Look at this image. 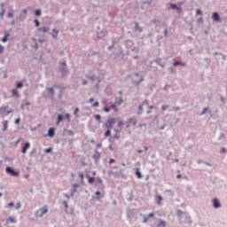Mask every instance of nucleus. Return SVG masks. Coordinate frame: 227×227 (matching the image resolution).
Returning <instances> with one entry per match:
<instances>
[{
	"mask_svg": "<svg viewBox=\"0 0 227 227\" xmlns=\"http://www.w3.org/2000/svg\"><path fill=\"white\" fill-rule=\"evenodd\" d=\"M59 72H61V77L67 75V74H70V71H68V68H67V60L62 61L59 65Z\"/></svg>",
	"mask_w": 227,
	"mask_h": 227,
	"instance_id": "f257e3e1",
	"label": "nucleus"
},
{
	"mask_svg": "<svg viewBox=\"0 0 227 227\" xmlns=\"http://www.w3.org/2000/svg\"><path fill=\"white\" fill-rule=\"evenodd\" d=\"M5 173H7V175H10V176H16L19 177L20 173L18 170H15V168H13V167H6L5 168Z\"/></svg>",
	"mask_w": 227,
	"mask_h": 227,
	"instance_id": "f03ea898",
	"label": "nucleus"
},
{
	"mask_svg": "<svg viewBox=\"0 0 227 227\" xmlns=\"http://www.w3.org/2000/svg\"><path fill=\"white\" fill-rule=\"evenodd\" d=\"M114 123H116V118H110L106 121V123L103 124V127H106V129L113 130V127H114Z\"/></svg>",
	"mask_w": 227,
	"mask_h": 227,
	"instance_id": "7ed1b4c3",
	"label": "nucleus"
},
{
	"mask_svg": "<svg viewBox=\"0 0 227 227\" xmlns=\"http://www.w3.org/2000/svg\"><path fill=\"white\" fill-rule=\"evenodd\" d=\"M211 19L213 22H219L220 24L221 22H223V20H221V15L217 12H214L212 13Z\"/></svg>",
	"mask_w": 227,
	"mask_h": 227,
	"instance_id": "20e7f679",
	"label": "nucleus"
},
{
	"mask_svg": "<svg viewBox=\"0 0 227 227\" xmlns=\"http://www.w3.org/2000/svg\"><path fill=\"white\" fill-rule=\"evenodd\" d=\"M56 136V128L51 127L48 129V132L46 135H44V137H54Z\"/></svg>",
	"mask_w": 227,
	"mask_h": 227,
	"instance_id": "39448f33",
	"label": "nucleus"
},
{
	"mask_svg": "<svg viewBox=\"0 0 227 227\" xmlns=\"http://www.w3.org/2000/svg\"><path fill=\"white\" fill-rule=\"evenodd\" d=\"M116 56L121 58L122 61H127V57H125V51L123 50V48L120 47L119 52L116 53Z\"/></svg>",
	"mask_w": 227,
	"mask_h": 227,
	"instance_id": "423d86ee",
	"label": "nucleus"
},
{
	"mask_svg": "<svg viewBox=\"0 0 227 227\" xmlns=\"http://www.w3.org/2000/svg\"><path fill=\"white\" fill-rule=\"evenodd\" d=\"M97 35L98 40H102V38H104V36L107 35V29L103 28L100 31L97 32Z\"/></svg>",
	"mask_w": 227,
	"mask_h": 227,
	"instance_id": "0eeeda50",
	"label": "nucleus"
},
{
	"mask_svg": "<svg viewBox=\"0 0 227 227\" xmlns=\"http://www.w3.org/2000/svg\"><path fill=\"white\" fill-rule=\"evenodd\" d=\"M212 205H213V208H221L222 207L221 201L217 198H214L212 200Z\"/></svg>",
	"mask_w": 227,
	"mask_h": 227,
	"instance_id": "6e6552de",
	"label": "nucleus"
},
{
	"mask_svg": "<svg viewBox=\"0 0 227 227\" xmlns=\"http://www.w3.org/2000/svg\"><path fill=\"white\" fill-rule=\"evenodd\" d=\"M6 109H8V106L0 107V113H2L3 111L4 112V116H8V114H12V113H13V109H9V110H6Z\"/></svg>",
	"mask_w": 227,
	"mask_h": 227,
	"instance_id": "1a4fd4ad",
	"label": "nucleus"
},
{
	"mask_svg": "<svg viewBox=\"0 0 227 227\" xmlns=\"http://www.w3.org/2000/svg\"><path fill=\"white\" fill-rule=\"evenodd\" d=\"M29 148H31V143L26 142L21 147V153H27V150H29Z\"/></svg>",
	"mask_w": 227,
	"mask_h": 227,
	"instance_id": "9d476101",
	"label": "nucleus"
},
{
	"mask_svg": "<svg viewBox=\"0 0 227 227\" xmlns=\"http://www.w3.org/2000/svg\"><path fill=\"white\" fill-rule=\"evenodd\" d=\"M104 196H102V192L97 191L95 192V196L92 197V200H96V201H100Z\"/></svg>",
	"mask_w": 227,
	"mask_h": 227,
	"instance_id": "9b49d317",
	"label": "nucleus"
},
{
	"mask_svg": "<svg viewBox=\"0 0 227 227\" xmlns=\"http://www.w3.org/2000/svg\"><path fill=\"white\" fill-rule=\"evenodd\" d=\"M92 159H94L95 162H98L100 160V152L98 150L95 149L94 150V154L92 156Z\"/></svg>",
	"mask_w": 227,
	"mask_h": 227,
	"instance_id": "f8f14e48",
	"label": "nucleus"
},
{
	"mask_svg": "<svg viewBox=\"0 0 227 227\" xmlns=\"http://www.w3.org/2000/svg\"><path fill=\"white\" fill-rule=\"evenodd\" d=\"M85 177L88 179V184H90V185H92V184H95V176H90V174H85Z\"/></svg>",
	"mask_w": 227,
	"mask_h": 227,
	"instance_id": "ddd939ff",
	"label": "nucleus"
},
{
	"mask_svg": "<svg viewBox=\"0 0 227 227\" xmlns=\"http://www.w3.org/2000/svg\"><path fill=\"white\" fill-rule=\"evenodd\" d=\"M127 124H130L132 123V126L133 127H136V125H137V119L134 118V117H131L129 119L127 120L126 121Z\"/></svg>",
	"mask_w": 227,
	"mask_h": 227,
	"instance_id": "4468645a",
	"label": "nucleus"
},
{
	"mask_svg": "<svg viewBox=\"0 0 227 227\" xmlns=\"http://www.w3.org/2000/svg\"><path fill=\"white\" fill-rule=\"evenodd\" d=\"M65 121V115H63V114H59L57 116V121H56V125H59V123H61V121Z\"/></svg>",
	"mask_w": 227,
	"mask_h": 227,
	"instance_id": "2eb2a0df",
	"label": "nucleus"
},
{
	"mask_svg": "<svg viewBox=\"0 0 227 227\" xmlns=\"http://www.w3.org/2000/svg\"><path fill=\"white\" fill-rule=\"evenodd\" d=\"M40 215H37V217H43V215H45V214H47V212H49V209L47 208V207H43L42 208H40Z\"/></svg>",
	"mask_w": 227,
	"mask_h": 227,
	"instance_id": "dca6fc26",
	"label": "nucleus"
},
{
	"mask_svg": "<svg viewBox=\"0 0 227 227\" xmlns=\"http://www.w3.org/2000/svg\"><path fill=\"white\" fill-rule=\"evenodd\" d=\"M135 175L138 180H141L143 178V174L141 173V170L139 168H135Z\"/></svg>",
	"mask_w": 227,
	"mask_h": 227,
	"instance_id": "f3484780",
	"label": "nucleus"
},
{
	"mask_svg": "<svg viewBox=\"0 0 227 227\" xmlns=\"http://www.w3.org/2000/svg\"><path fill=\"white\" fill-rule=\"evenodd\" d=\"M136 211L135 208H127V218L128 219H132V215H134V212Z\"/></svg>",
	"mask_w": 227,
	"mask_h": 227,
	"instance_id": "a211bd4d",
	"label": "nucleus"
},
{
	"mask_svg": "<svg viewBox=\"0 0 227 227\" xmlns=\"http://www.w3.org/2000/svg\"><path fill=\"white\" fill-rule=\"evenodd\" d=\"M177 7L178 5L176 4L170 2L168 3V7L167 8V10L170 12V10H176Z\"/></svg>",
	"mask_w": 227,
	"mask_h": 227,
	"instance_id": "6ab92c4d",
	"label": "nucleus"
},
{
	"mask_svg": "<svg viewBox=\"0 0 227 227\" xmlns=\"http://www.w3.org/2000/svg\"><path fill=\"white\" fill-rule=\"evenodd\" d=\"M38 31H41L42 33H44V34L49 33V31H51V27L43 26L39 27Z\"/></svg>",
	"mask_w": 227,
	"mask_h": 227,
	"instance_id": "aec40b11",
	"label": "nucleus"
},
{
	"mask_svg": "<svg viewBox=\"0 0 227 227\" xmlns=\"http://www.w3.org/2000/svg\"><path fill=\"white\" fill-rule=\"evenodd\" d=\"M50 35H51L52 38L56 39L58 38V35H59V30L53 28L52 32L50 33Z\"/></svg>",
	"mask_w": 227,
	"mask_h": 227,
	"instance_id": "412c9836",
	"label": "nucleus"
},
{
	"mask_svg": "<svg viewBox=\"0 0 227 227\" xmlns=\"http://www.w3.org/2000/svg\"><path fill=\"white\" fill-rule=\"evenodd\" d=\"M8 123H10V121H4L2 122V125H3L2 130H3V132H6V130H8Z\"/></svg>",
	"mask_w": 227,
	"mask_h": 227,
	"instance_id": "4be33fe9",
	"label": "nucleus"
},
{
	"mask_svg": "<svg viewBox=\"0 0 227 227\" xmlns=\"http://www.w3.org/2000/svg\"><path fill=\"white\" fill-rule=\"evenodd\" d=\"M154 62H156V65H158V67L164 68L165 65L162 63V59L158 58L154 60Z\"/></svg>",
	"mask_w": 227,
	"mask_h": 227,
	"instance_id": "5701e85b",
	"label": "nucleus"
},
{
	"mask_svg": "<svg viewBox=\"0 0 227 227\" xmlns=\"http://www.w3.org/2000/svg\"><path fill=\"white\" fill-rule=\"evenodd\" d=\"M15 86H16V90H21V88H24V82L18 81L16 82Z\"/></svg>",
	"mask_w": 227,
	"mask_h": 227,
	"instance_id": "b1692460",
	"label": "nucleus"
},
{
	"mask_svg": "<svg viewBox=\"0 0 227 227\" xmlns=\"http://www.w3.org/2000/svg\"><path fill=\"white\" fill-rule=\"evenodd\" d=\"M11 91L12 93V97H16L17 98H19V97H20V94H19L18 89H12Z\"/></svg>",
	"mask_w": 227,
	"mask_h": 227,
	"instance_id": "393cba45",
	"label": "nucleus"
},
{
	"mask_svg": "<svg viewBox=\"0 0 227 227\" xmlns=\"http://www.w3.org/2000/svg\"><path fill=\"white\" fill-rule=\"evenodd\" d=\"M135 31H138L139 33H143V27L139 26V23H135Z\"/></svg>",
	"mask_w": 227,
	"mask_h": 227,
	"instance_id": "a878e982",
	"label": "nucleus"
},
{
	"mask_svg": "<svg viewBox=\"0 0 227 227\" xmlns=\"http://www.w3.org/2000/svg\"><path fill=\"white\" fill-rule=\"evenodd\" d=\"M48 92H49V95H51V98H54V88L53 87H51V88H48L47 89Z\"/></svg>",
	"mask_w": 227,
	"mask_h": 227,
	"instance_id": "bb28decb",
	"label": "nucleus"
},
{
	"mask_svg": "<svg viewBox=\"0 0 227 227\" xmlns=\"http://www.w3.org/2000/svg\"><path fill=\"white\" fill-rule=\"evenodd\" d=\"M214 56H222V59H223V61H226V55H224V54H223V53H221V52H219V51H215V52L214 53Z\"/></svg>",
	"mask_w": 227,
	"mask_h": 227,
	"instance_id": "cd10ccee",
	"label": "nucleus"
},
{
	"mask_svg": "<svg viewBox=\"0 0 227 227\" xmlns=\"http://www.w3.org/2000/svg\"><path fill=\"white\" fill-rule=\"evenodd\" d=\"M6 223H15L17 221L15 220V217L13 216H9L8 219L6 220Z\"/></svg>",
	"mask_w": 227,
	"mask_h": 227,
	"instance_id": "c85d7f7f",
	"label": "nucleus"
},
{
	"mask_svg": "<svg viewBox=\"0 0 227 227\" xmlns=\"http://www.w3.org/2000/svg\"><path fill=\"white\" fill-rule=\"evenodd\" d=\"M129 198L127 199L128 200V201H132V200H134V191H130L129 193Z\"/></svg>",
	"mask_w": 227,
	"mask_h": 227,
	"instance_id": "c756f323",
	"label": "nucleus"
},
{
	"mask_svg": "<svg viewBox=\"0 0 227 227\" xmlns=\"http://www.w3.org/2000/svg\"><path fill=\"white\" fill-rule=\"evenodd\" d=\"M207 113H210V108L204 107L203 110L200 113V116H203V114H207Z\"/></svg>",
	"mask_w": 227,
	"mask_h": 227,
	"instance_id": "7c9ffc66",
	"label": "nucleus"
},
{
	"mask_svg": "<svg viewBox=\"0 0 227 227\" xmlns=\"http://www.w3.org/2000/svg\"><path fill=\"white\" fill-rule=\"evenodd\" d=\"M97 184H99L101 185V189H104L106 187V185L104 184V181L100 177L97 179Z\"/></svg>",
	"mask_w": 227,
	"mask_h": 227,
	"instance_id": "2f4dec72",
	"label": "nucleus"
},
{
	"mask_svg": "<svg viewBox=\"0 0 227 227\" xmlns=\"http://www.w3.org/2000/svg\"><path fill=\"white\" fill-rule=\"evenodd\" d=\"M34 14L35 17H40L42 15V9H35Z\"/></svg>",
	"mask_w": 227,
	"mask_h": 227,
	"instance_id": "473e14b6",
	"label": "nucleus"
},
{
	"mask_svg": "<svg viewBox=\"0 0 227 227\" xmlns=\"http://www.w3.org/2000/svg\"><path fill=\"white\" fill-rule=\"evenodd\" d=\"M161 202H162V195H157L156 196V203H157V205H160Z\"/></svg>",
	"mask_w": 227,
	"mask_h": 227,
	"instance_id": "72a5a7b5",
	"label": "nucleus"
},
{
	"mask_svg": "<svg viewBox=\"0 0 227 227\" xmlns=\"http://www.w3.org/2000/svg\"><path fill=\"white\" fill-rule=\"evenodd\" d=\"M140 217H143L144 220L142 221V223H148V216L146 215H143V213L139 214Z\"/></svg>",
	"mask_w": 227,
	"mask_h": 227,
	"instance_id": "f704fd0d",
	"label": "nucleus"
},
{
	"mask_svg": "<svg viewBox=\"0 0 227 227\" xmlns=\"http://www.w3.org/2000/svg\"><path fill=\"white\" fill-rule=\"evenodd\" d=\"M93 116L95 120H97L99 123H102V116L100 114H94Z\"/></svg>",
	"mask_w": 227,
	"mask_h": 227,
	"instance_id": "c9c22d12",
	"label": "nucleus"
},
{
	"mask_svg": "<svg viewBox=\"0 0 227 227\" xmlns=\"http://www.w3.org/2000/svg\"><path fill=\"white\" fill-rule=\"evenodd\" d=\"M85 77H86V79H90V81L97 80V76L95 74H92L91 76L89 74H86Z\"/></svg>",
	"mask_w": 227,
	"mask_h": 227,
	"instance_id": "e433bc0d",
	"label": "nucleus"
},
{
	"mask_svg": "<svg viewBox=\"0 0 227 227\" xmlns=\"http://www.w3.org/2000/svg\"><path fill=\"white\" fill-rule=\"evenodd\" d=\"M64 131H65V132H67V136H72V137H74V134H75L73 130L67 129H64Z\"/></svg>",
	"mask_w": 227,
	"mask_h": 227,
	"instance_id": "4c0bfd02",
	"label": "nucleus"
},
{
	"mask_svg": "<svg viewBox=\"0 0 227 227\" xmlns=\"http://www.w3.org/2000/svg\"><path fill=\"white\" fill-rule=\"evenodd\" d=\"M111 130H112V129H107L105 131V133H104L105 137H111Z\"/></svg>",
	"mask_w": 227,
	"mask_h": 227,
	"instance_id": "58836bf2",
	"label": "nucleus"
},
{
	"mask_svg": "<svg viewBox=\"0 0 227 227\" xmlns=\"http://www.w3.org/2000/svg\"><path fill=\"white\" fill-rule=\"evenodd\" d=\"M119 173H120L121 178H122L123 180H127V176H125V174L123 173V169H121Z\"/></svg>",
	"mask_w": 227,
	"mask_h": 227,
	"instance_id": "ea45409f",
	"label": "nucleus"
},
{
	"mask_svg": "<svg viewBox=\"0 0 227 227\" xmlns=\"http://www.w3.org/2000/svg\"><path fill=\"white\" fill-rule=\"evenodd\" d=\"M158 227L163 226L166 227V221L160 219V223L157 225Z\"/></svg>",
	"mask_w": 227,
	"mask_h": 227,
	"instance_id": "a19ab883",
	"label": "nucleus"
},
{
	"mask_svg": "<svg viewBox=\"0 0 227 227\" xmlns=\"http://www.w3.org/2000/svg\"><path fill=\"white\" fill-rule=\"evenodd\" d=\"M137 114H143V106L141 104L138 106V111L137 112Z\"/></svg>",
	"mask_w": 227,
	"mask_h": 227,
	"instance_id": "79ce46f5",
	"label": "nucleus"
},
{
	"mask_svg": "<svg viewBox=\"0 0 227 227\" xmlns=\"http://www.w3.org/2000/svg\"><path fill=\"white\" fill-rule=\"evenodd\" d=\"M204 61H205V63H206V65L204 66L205 68H209V67H210V59H204Z\"/></svg>",
	"mask_w": 227,
	"mask_h": 227,
	"instance_id": "37998d69",
	"label": "nucleus"
},
{
	"mask_svg": "<svg viewBox=\"0 0 227 227\" xmlns=\"http://www.w3.org/2000/svg\"><path fill=\"white\" fill-rule=\"evenodd\" d=\"M111 108L114 111V113H118V106L116 103L112 104Z\"/></svg>",
	"mask_w": 227,
	"mask_h": 227,
	"instance_id": "c03bdc74",
	"label": "nucleus"
},
{
	"mask_svg": "<svg viewBox=\"0 0 227 227\" xmlns=\"http://www.w3.org/2000/svg\"><path fill=\"white\" fill-rule=\"evenodd\" d=\"M43 153H45V154L52 153V147H48V148L44 149Z\"/></svg>",
	"mask_w": 227,
	"mask_h": 227,
	"instance_id": "a18cd8bd",
	"label": "nucleus"
},
{
	"mask_svg": "<svg viewBox=\"0 0 227 227\" xmlns=\"http://www.w3.org/2000/svg\"><path fill=\"white\" fill-rule=\"evenodd\" d=\"M10 33H12V28H10L9 30H5L4 32V36H5L6 38H8L10 36Z\"/></svg>",
	"mask_w": 227,
	"mask_h": 227,
	"instance_id": "49530a36",
	"label": "nucleus"
},
{
	"mask_svg": "<svg viewBox=\"0 0 227 227\" xmlns=\"http://www.w3.org/2000/svg\"><path fill=\"white\" fill-rule=\"evenodd\" d=\"M79 177L81 178L82 184H84V173L79 172Z\"/></svg>",
	"mask_w": 227,
	"mask_h": 227,
	"instance_id": "de8ad7c7",
	"label": "nucleus"
},
{
	"mask_svg": "<svg viewBox=\"0 0 227 227\" xmlns=\"http://www.w3.org/2000/svg\"><path fill=\"white\" fill-rule=\"evenodd\" d=\"M79 107L74 108V115L75 116V118H79Z\"/></svg>",
	"mask_w": 227,
	"mask_h": 227,
	"instance_id": "09e8293b",
	"label": "nucleus"
},
{
	"mask_svg": "<svg viewBox=\"0 0 227 227\" xmlns=\"http://www.w3.org/2000/svg\"><path fill=\"white\" fill-rule=\"evenodd\" d=\"M34 24L35 26V27H40V20H38V19L34 20Z\"/></svg>",
	"mask_w": 227,
	"mask_h": 227,
	"instance_id": "8fccbe9b",
	"label": "nucleus"
},
{
	"mask_svg": "<svg viewBox=\"0 0 227 227\" xmlns=\"http://www.w3.org/2000/svg\"><path fill=\"white\" fill-rule=\"evenodd\" d=\"M36 153V147H34L31 152L29 153V157H33Z\"/></svg>",
	"mask_w": 227,
	"mask_h": 227,
	"instance_id": "3c124183",
	"label": "nucleus"
},
{
	"mask_svg": "<svg viewBox=\"0 0 227 227\" xmlns=\"http://www.w3.org/2000/svg\"><path fill=\"white\" fill-rule=\"evenodd\" d=\"M176 215L178 217H182V215H184V211H182L181 209H177L176 210Z\"/></svg>",
	"mask_w": 227,
	"mask_h": 227,
	"instance_id": "603ef678",
	"label": "nucleus"
},
{
	"mask_svg": "<svg viewBox=\"0 0 227 227\" xmlns=\"http://www.w3.org/2000/svg\"><path fill=\"white\" fill-rule=\"evenodd\" d=\"M6 13V10L4 9H1V12H0V17L1 19H4V14Z\"/></svg>",
	"mask_w": 227,
	"mask_h": 227,
	"instance_id": "864d4df0",
	"label": "nucleus"
},
{
	"mask_svg": "<svg viewBox=\"0 0 227 227\" xmlns=\"http://www.w3.org/2000/svg\"><path fill=\"white\" fill-rule=\"evenodd\" d=\"M123 125H125V121H120L118 122L117 127H118L119 129H121V128L123 127Z\"/></svg>",
	"mask_w": 227,
	"mask_h": 227,
	"instance_id": "5fc2aeb1",
	"label": "nucleus"
},
{
	"mask_svg": "<svg viewBox=\"0 0 227 227\" xmlns=\"http://www.w3.org/2000/svg\"><path fill=\"white\" fill-rule=\"evenodd\" d=\"M141 105L144 106H150V102L148 101V99H145L142 103H141Z\"/></svg>",
	"mask_w": 227,
	"mask_h": 227,
	"instance_id": "6e6d98bb",
	"label": "nucleus"
},
{
	"mask_svg": "<svg viewBox=\"0 0 227 227\" xmlns=\"http://www.w3.org/2000/svg\"><path fill=\"white\" fill-rule=\"evenodd\" d=\"M20 141H22V137L18 138L15 142H14V148L17 147V145H19V143H20Z\"/></svg>",
	"mask_w": 227,
	"mask_h": 227,
	"instance_id": "4d7b16f0",
	"label": "nucleus"
},
{
	"mask_svg": "<svg viewBox=\"0 0 227 227\" xmlns=\"http://www.w3.org/2000/svg\"><path fill=\"white\" fill-rule=\"evenodd\" d=\"M65 120H67L68 123H70V114H66L64 115Z\"/></svg>",
	"mask_w": 227,
	"mask_h": 227,
	"instance_id": "13d9d810",
	"label": "nucleus"
},
{
	"mask_svg": "<svg viewBox=\"0 0 227 227\" xmlns=\"http://www.w3.org/2000/svg\"><path fill=\"white\" fill-rule=\"evenodd\" d=\"M173 67H180V61L174 59Z\"/></svg>",
	"mask_w": 227,
	"mask_h": 227,
	"instance_id": "bf43d9fd",
	"label": "nucleus"
},
{
	"mask_svg": "<svg viewBox=\"0 0 227 227\" xmlns=\"http://www.w3.org/2000/svg\"><path fill=\"white\" fill-rule=\"evenodd\" d=\"M13 16H14L13 12H9L7 13L8 19H13Z\"/></svg>",
	"mask_w": 227,
	"mask_h": 227,
	"instance_id": "052dcab7",
	"label": "nucleus"
},
{
	"mask_svg": "<svg viewBox=\"0 0 227 227\" xmlns=\"http://www.w3.org/2000/svg\"><path fill=\"white\" fill-rule=\"evenodd\" d=\"M168 71L170 72V74H176V70H175V67H168Z\"/></svg>",
	"mask_w": 227,
	"mask_h": 227,
	"instance_id": "680f3d73",
	"label": "nucleus"
},
{
	"mask_svg": "<svg viewBox=\"0 0 227 227\" xmlns=\"http://www.w3.org/2000/svg\"><path fill=\"white\" fill-rule=\"evenodd\" d=\"M103 111H104L105 113H111V108L106 107V106H104V107H103Z\"/></svg>",
	"mask_w": 227,
	"mask_h": 227,
	"instance_id": "e2e57ef3",
	"label": "nucleus"
},
{
	"mask_svg": "<svg viewBox=\"0 0 227 227\" xmlns=\"http://www.w3.org/2000/svg\"><path fill=\"white\" fill-rule=\"evenodd\" d=\"M75 192H77V188H73L71 190L70 196H74V194H75Z\"/></svg>",
	"mask_w": 227,
	"mask_h": 227,
	"instance_id": "0e129e2a",
	"label": "nucleus"
},
{
	"mask_svg": "<svg viewBox=\"0 0 227 227\" xmlns=\"http://www.w3.org/2000/svg\"><path fill=\"white\" fill-rule=\"evenodd\" d=\"M203 22H205V20H203V18H199L197 20V24H203Z\"/></svg>",
	"mask_w": 227,
	"mask_h": 227,
	"instance_id": "69168bd1",
	"label": "nucleus"
},
{
	"mask_svg": "<svg viewBox=\"0 0 227 227\" xmlns=\"http://www.w3.org/2000/svg\"><path fill=\"white\" fill-rule=\"evenodd\" d=\"M196 15H203V11H201V9H197Z\"/></svg>",
	"mask_w": 227,
	"mask_h": 227,
	"instance_id": "338daca9",
	"label": "nucleus"
},
{
	"mask_svg": "<svg viewBox=\"0 0 227 227\" xmlns=\"http://www.w3.org/2000/svg\"><path fill=\"white\" fill-rule=\"evenodd\" d=\"M176 11V13H182V6H177Z\"/></svg>",
	"mask_w": 227,
	"mask_h": 227,
	"instance_id": "774afa93",
	"label": "nucleus"
}]
</instances>
